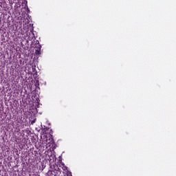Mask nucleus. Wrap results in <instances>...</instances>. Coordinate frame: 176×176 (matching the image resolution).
Here are the masks:
<instances>
[{"mask_svg":"<svg viewBox=\"0 0 176 176\" xmlns=\"http://www.w3.org/2000/svg\"><path fill=\"white\" fill-rule=\"evenodd\" d=\"M60 174H61V171L59 168H54L51 170H49L45 176H60Z\"/></svg>","mask_w":176,"mask_h":176,"instance_id":"1","label":"nucleus"},{"mask_svg":"<svg viewBox=\"0 0 176 176\" xmlns=\"http://www.w3.org/2000/svg\"><path fill=\"white\" fill-rule=\"evenodd\" d=\"M23 30H25L24 36H28V38H30V36H31V34H33L34 32V27L32 26H27V28H23Z\"/></svg>","mask_w":176,"mask_h":176,"instance_id":"2","label":"nucleus"},{"mask_svg":"<svg viewBox=\"0 0 176 176\" xmlns=\"http://www.w3.org/2000/svg\"><path fill=\"white\" fill-rule=\"evenodd\" d=\"M41 47H42V46L41 45L37 46V49L35 51V54L36 56H39V54H41Z\"/></svg>","mask_w":176,"mask_h":176,"instance_id":"3","label":"nucleus"},{"mask_svg":"<svg viewBox=\"0 0 176 176\" xmlns=\"http://www.w3.org/2000/svg\"><path fill=\"white\" fill-rule=\"evenodd\" d=\"M62 168L64 171L63 172L64 174H67V173L69 171V170H68V168L67 166H65V165H63Z\"/></svg>","mask_w":176,"mask_h":176,"instance_id":"4","label":"nucleus"},{"mask_svg":"<svg viewBox=\"0 0 176 176\" xmlns=\"http://www.w3.org/2000/svg\"><path fill=\"white\" fill-rule=\"evenodd\" d=\"M50 155H47L46 157H49L48 160L50 162L52 160V159H53V155H52V152L50 151Z\"/></svg>","mask_w":176,"mask_h":176,"instance_id":"5","label":"nucleus"},{"mask_svg":"<svg viewBox=\"0 0 176 176\" xmlns=\"http://www.w3.org/2000/svg\"><path fill=\"white\" fill-rule=\"evenodd\" d=\"M32 45H39V41L34 38L32 42Z\"/></svg>","mask_w":176,"mask_h":176,"instance_id":"6","label":"nucleus"},{"mask_svg":"<svg viewBox=\"0 0 176 176\" xmlns=\"http://www.w3.org/2000/svg\"><path fill=\"white\" fill-rule=\"evenodd\" d=\"M36 66H32V73L34 75H36V69H35Z\"/></svg>","mask_w":176,"mask_h":176,"instance_id":"7","label":"nucleus"},{"mask_svg":"<svg viewBox=\"0 0 176 176\" xmlns=\"http://www.w3.org/2000/svg\"><path fill=\"white\" fill-rule=\"evenodd\" d=\"M38 108H39V102H37L35 106V109L36 112H38Z\"/></svg>","mask_w":176,"mask_h":176,"instance_id":"8","label":"nucleus"},{"mask_svg":"<svg viewBox=\"0 0 176 176\" xmlns=\"http://www.w3.org/2000/svg\"><path fill=\"white\" fill-rule=\"evenodd\" d=\"M65 174L67 176H72V173L70 171L66 173Z\"/></svg>","mask_w":176,"mask_h":176,"instance_id":"9","label":"nucleus"},{"mask_svg":"<svg viewBox=\"0 0 176 176\" xmlns=\"http://www.w3.org/2000/svg\"><path fill=\"white\" fill-rule=\"evenodd\" d=\"M46 148H47V146H46Z\"/></svg>","mask_w":176,"mask_h":176,"instance_id":"10","label":"nucleus"}]
</instances>
